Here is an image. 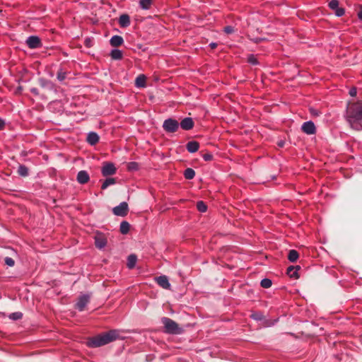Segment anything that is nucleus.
I'll return each instance as SVG.
<instances>
[{
	"mask_svg": "<svg viewBox=\"0 0 362 362\" xmlns=\"http://www.w3.org/2000/svg\"><path fill=\"white\" fill-rule=\"evenodd\" d=\"M5 121L0 117V131L3 130L5 128Z\"/></svg>",
	"mask_w": 362,
	"mask_h": 362,
	"instance_id": "de8ad7c7",
	"label": "nucleus"
},
{
	"mask_svg": "<svg viewBox=\"0 0 362 362\" xmlns=\"http://www.w3.org/2000/svg\"><path fill=\"white\" fill-rule=\"evenodd\" d=\"M8 317L12 320H18L23 317V313L21 312H16L10 314Z\"/></svg>",
	"mask_w": 362,
	"mask_h": 362,
	"instance_id": "f704fd0d",
	"label": "nucleus"
},
{
	"mask_svg": "<svg viewBox=\"0 0 362 362\" xmlns=\"http://www.w3.org/2000/svg\"><path fill=\"white\" fill-rule=\"evenodd\" d=\"M153 0H139V6L144 10H148L151 8Z\"/></svg>",
	"mask_w": 362,
	"mask_h": 362,
	"instance_id": "7c9ffc66",
	"label": "nucleus"
},
{
	"mask_svg": "<svg viewBox=\"0 0 362 362\" xmlns=\"http://www.w3.org/2000/svg\"><path fill=\"white\" fill-rule=\"evenodd\" d=\"M111 58L114 60H120L123 58V53L122 51L118 49H113L110 54Z\"/></svg>",
	"mask_w": 362,
	"mask_h": 362,
	"instance_id": "a878e982",
	"label": "nucleus"
},
{
	"mask_svg": "<svg viewBox=\"0 0 362 362\" xmlns=\"http://www.w3.org/2000/svg\"><path fill=\"white\" fill-rule=\"evenodd\" d=\"M357 94V88L355 86H353L352 88H351V89L349 90V95L351 96V97H355Z\"/></svg>",
	"mask_w": 362,
	"mask_h": 362,
	"instance_id": "c03bdc74",
	"label": "nucleus"
},
{
	"mask_svg": "<svg viewBox=\"0 0 362 362\" xmlns=\"http://www.w3.org/2000/svg\"><path fill=\"white\" fill-rule=\"evenodd\" d=\"M118 23L121 28H127L131 24L130 16L127 13L120 15Z\"/></svg>",
	"mask_w": 362,
	"mask_h": 362,
	"instance_id": "f3484780",
	"label": "nucleus"
},
{
	"mask_svg": "<svg viewBox=\"0 0 362 362\" xmlns=\"http://www.w3.org/2000/svg\"><path fill=\"white\" fill-rule=\"evenodd\" d=\"M161 322L163 325V332L168 334L177 335L182 334L185 329L180 327L178 323L168 317H163Z\"/></svg>",
	"mask_w": 362,
	"mask_h": 362,
	"instance_id": "7ed1b4c3",
	"label": "nucleus"
},
{
	"mask_svg": "<svg viewBox=\"0 0 362 362\" xmlns=\"http://www.w3.org/2000/svg\"><path fill=\"white\" fill-rule=\"evenodd\" d=\"M301 269L299 265H291L286 269V274L289 276L290 278H293L298 279L300 278V275L298 274V271Z\"/></svg>",
	"mask_w": 362,
	"mask_h": 362,
	"instance_id": "2eb2a0df",
	"label": "nucleus"
},
{
	"mask_svg": "<svg viewBox=\"0 0 362 362\" xmlns=\"http://www.w3.org/2000/svg\"><path fill=\"white\" fill-rule=\"evenodd\" d=\"M218 46V44L216 42H211L209 44V47L211 48V49H215Z\"/></svg>",
	"mask_w": 362,
	"mask_h": 362,
	"instance_id": "3c124183",
	"label": "nucleus"
},
{
	"mask_svg": "<svg viewBox=\"0 0 362 362\" xmlns=\"http://www.w3.org/2000/svg\"><path fill=\"white\" fill-rule=\"evenodd\" d=\"M30 92L35 96H38L40 95V92L37 88H30Z\"/></svg>",
	"mask_w": 362,
	"mask_h": 362,
	"instance_id": "49530a36",
	"label": "nucleus"
},
{
	"mask_svg": "<svg viewBox=\"0 0 362 362\" xmlns=\"http://www.w3.org/2000/svg\"><path fill=\"white\" fill-rule=\"evenodd\" d=\"M129 230H130V224L129 223V222H127L126 221H122L120 223V226H119V232L122 235H126L129 232Z\"/></svg>",
	"mask_w": 362,
	"mask_h": 362,
	"instance_id": "bb28decb",
	"label": "nucleus"
},
{
	"mask_svg": "<svg viewBox=\"0 0 362 362\" xmlns=\"http://www.w3.org/2000/svg\"><path fill=\"white\" fill-rule=\"evenodd\" d=\"M183 175L186 180H192L195 176V171L191 168L185 170Z\"/></svg>",
	"mask_w": 362,
	"mask_h": 362,
	"instance_id": "c756f323",
	"label": "nucleus"
},
{
	"mask_svg": "<svg viewBox=\"0 0 362 362\" xmlns=\"http://www.w3.org/2000/svg\"><path fill=\"white\" fill-rule=\"evenodd\" d=\"M344 117L351 128H354L355 123L362 121V100L348 102Z\"/></svg>",
	"mask_w": 362,
	"mask_h": 362,
	"instance_id": "f03ea898",
	"label": "nucleus"
},
{
	"mask_svg": "<svg viewBox=\"0 0 362 362\" xmlns=\"http://www.w3.org/2000/svg\"><path fill=\"white\" fill-rule=\"evenodd\" d=\"M272 281L268 278H264L260 281V286L264 288H269L272 286Z\"/></svg>",
	"mask_w": 362,
	"mask_h": 362,
	"instance_id": "72a5a7b5",
	"label": "nucleus"
},
{
	"mask_svg": "<svg viewBox=\"0 0 362 362\" xmlns=\"http://www.w3.org/2000/svg\"><path fill=\"white\" fill-rule=\"evenodd\" d=\"M93 40L92 37H86L84 41V45L88 48L92 47L93 45Z\"/></svg>",
	"mask_w": 362,
	"mask_h": 362,
	"instance_id": "58836bf2",
	"label": "nucleus"
},
{
	"mask_svg": "<svg viewBox=\"0 0 362 362\" xmlns=\"http://www.w3.org/2000/svg\"><path fill=\"white\" fill-rule=\"evenodd\" d=\"M199 143L197 141H190L186 144V149L190 153H196L199 151Z\"/></svg>",
	"mask_w": 362,
	"mask_h": 362,
	"instance_id": "a211bd4d",
	"label": "nucleus"
},
{
	"mask_svg": "<svg viewBox=\"0 0 362 362\" xmlns=\"http://www.w3.org/2000/svg\"><path fill=\"white\" fill-rule=\"evenodd\" d=\"M287 258L289 260V262H293V263L296 262L298 260V259L299 258V253L296 250H291L288 252Z\"/></svg>",
	"mask_w": 362,
	"mask_h": 362,
	"instance_id": "393cba45",
	"label": "nucleus"
},
{
	"mask_svg": "<svg viewBox=\"0 0 362 362\" xmlns=\"http://www.w3.org/2000/svg\"><path fill=\"white\" fill-rule=\"evenodd\" d=\"M202 158L205 161H211L214 158V156L211 153H206L202 155Z\"/></svg>",
	"mask_w": 362,
	"mask_h": 362,
	"instance_id": "a19ab883",
	"label": "nucleus"
},
{
	"mask_svg": "<svg viewBox=\"0 0 362 362\" xmlns=\"http://www.w3.org/2000/svg\"><path fill=\"white\" fill-rule=\"evenodd\" d=\"M22 90H23V87L21 86H19L16 88V90H15V93L16 94H21L22 93Z\"/></svg>",
	"mask_w": 362,
	"mask_h": 362,
	"instance_id": "09e8293b",
	"label": "nucleus"
},
{
	"mask_svg": "<svg viewBox=\"0 0 362 362\" xmlns=\"http://www.w3.org/2000/svg\"><path fill=\"white\" fill-rule=\"evenodd\" d=\"M197 209L199 212L204 213L207 211V205L203 201H198L197 202Z\"/></svg>",
	"mask_w": 362,
	"mask_h": 362,
	"instance_id": "473e14b6",
	"label": "nucleus"
},
{
	"mask_svg": "<svg viewBox=\"0 0 362 362\" xmlns=\"http://www.w3.org/2000/svg\"><path fill=\"white\" fill-rule=\"evenodd\" d=\"M40 86L45 89L48 93H57V88L54 83L44 78H39Z\"/></svg>",
	"mask_w": 362,
	"mask_h": 362,
	"instance_id": "0eeeda50",
	"label": "nucleus"
},
{
	"mask_svg": "<svg viewBox=\"0 0 362 362\" xmlns=\"http://www.w3.org/2000/svg\"><path fill=\"white\" fill-rule=\"evenodd\" d=\"M129 212V206L126 202H121L112 209V213L117 216L124 217Z\"/></svg>",
	"mask_w": 362,
	"mask_h": 362,
	"instance_id": "423d86ee",
	"label": "nucleus"
},
{
	"mask_svg": "<svg viewBox=\"0 0 362 362\" xmlns=\"http://www.w3.org/2000/svg\"><path fill=\"white\" fill-rule=\"evenodd\" d=\"M180 123V127L181 129L185 131L191 130L194 127V122L192 117H185L181 120Z\"/></svg>",
	"mask_w": 362,
	"mask_h": 362,
	"instance_id": "ddd939ff",
	"label": "nucleus"
},
{
	"mask_svg": "<svg viewBox=\"0 0 362 362\" xmlns=\"http://www.w3.org/2000/svg\"><path fill=\"white\" fill-rule=\"evenodd\" d=\"M223 31L226 34H232V33H233L235 32V30H234V28L233 26L227 25V26L224 27Z\"/></svg>",
	"mask_w": 362,
	"mask_h": 362,
	"instance_id": "79ce46f5",
	"label": "nucleus"
},
{
	"mask_svg": "<svg viewBox=\"0 0 362 362\" xmlns=\"http://www.w3.org/2000/svg\"><path fill=\"white\" fill-rule=\"evenodd\" d=\"M90 300V296L88 294H83L78 298L75 308L79 311H83L86 308V305Z\"/></svg>",
	"mask_w": 362,
	"mask_h": 362,
	"instance_id": "f8f14e48",
	"label": "nucleus"
},
{
	"mask_svg": "<svg viewBox=\"0 0 362 362\" xmlns=\"http://www.w3.org/2000/svg\"><path fill=\"white\" fill-rule=\"evenodd\" d=\"M247 37L252 42L255 44H259L260 42L267 41V39L266 37H257L255 36L254 33L249 32L246 34Z\"/></svg>",
	"mask_w": 362,
	"mask_h": 362,
	"instance_id": "4be33fe9",
	"label": "nucleus"
},
{
	"mask_svg": "<svg viewBox=\"0 0 362 362\" xmlns=\"http://www.w3.org/2000/svg\"><path fill=\"white\" fill-rule=\"evenodd\" d=\"M309 112H310V115L313 117H317L320 114V112L319 110L315 109L314 107H310Z\"/></svg>",
	"mask_w": 362,
	"mask_h": 362,
	"instance_id": "37998d69",
	"label": "nucleus"
},
{
	"mask_svg": "<svg viewBox=\"0 0 362 362\" xmlns=\"http://www.w3.org/2000/svg\"><path fill=\"white\" fill-rule=\"evenodd\" d=\"M163 129L166 133H175L180 127L179 122L174 118H168L163 123Z\"/></svg>",
	"mask_w": 362,
	"mask_h": 362,
	"instance_id": "20e7f679",
	"label": "nucleus"
},
{
	"mask_svg": "<svg viewBox=\"0 0 362 362\" xmlns=\"http://www.w3.org/2000/svg\"><path fill=\"white\" fill-rule=\"evenodd\" d=\"M301 130L306 134L312 135L316 133V127L313 121H308L302 124Z\"/></svg>",
	"mask_w": 362,
	"mask_h": 362,
	"instance_id": "9b49d317",
	"label": "nucleus"
},
{
	"mask_svg": "<svg viewBox=\"0 0 362 362\" xmlns=\"http://www.w3.org/2000/svg\"><path fill=\"white\" fill-rule=\"evenodd\" d=\"M117 173V168L115 163L112 162L105 161L101 167V174L103 177H109Z\"/></svg>",
	"mask_w": 362,
	"mask_h": 362,
	"instance_id": "39448f33",
	"label": "nucleus"
},
{
	"mask_svg": "<svg viewBox=\"0 0 362 362\" xmlns=\"http://www.w3.org/2000/svg\"><path fill=\"white\" fill-rule=\"evenodd\" d=\"M135 86L137 88H144L146 86V77L144 74L139 75L135 80Z\"/></svg>",
	"mask_w": 362,
	"mask_h": 362,
	"instance_id": "412c9836",
	"label": "nucleus"
},
{
	"mask_svg": "<svg viewBox=\"0 0 362 362\" xmlns=\"http://www.w3.org/2000/svg\"><path fill=\"white\" fill-rule=\"evenodd\" d=\"M156 283L163 288L170 290L171 284L169 282L168 278L165 275H161L155 278Z\"/></svg>",
	"mask_w": 362,
	"mask_h": 362,
	"instance_id": "4468645a",
	"label": "nucleus"
},
{
	"mask_svg": "<svg viewBox=\"0 0 362 362\" xmlns=\"http://www.w3.org/2000/svg\"><path fill=\"white\" fill-rule=\"evenodd\" d=\"M250 317L255 321H262L264 320V315L262 311H254Z\"/></svg>",
	"mask_w": 362,
	"mask_h": 362,
	"instance_id": "c85d7f7f",
	"label": "nucleus"
},
{
	"mask_svg": "<svg viewBox=\"0 0 362 362\" xmlns=\"http://www.w3.org/2000/svg\"><path fill=\"white\" fill-rule=\"evenodd\" d=\"M275 178H276V176H275V175H274V176H272V180H274V179H275Z\"/></svg>",
	"mask_w": 362,
	"mask_h": 362,
	"instance_id": "864d4df0",
	"label": "nucleus"
},
{
	"mask_svg": "<svg viewBox=\"0 0 362 362\" xmlns=\"http://www.w3.org/2000/svg\"><path fill=\"white\" fill-rule=\"evenodd\" d=\"M17 172L21 177H27L29 175L28 168L23 164L19 165Z\"/></svg>",
	"mask_w": 362,
	"mask_h": 362,
	"instance_id": "cd10ccee",
	"label": "nucleus"
},
{
	"mask_svg": "<svg viewBox=\"0 0 362 362\" xmlns=\"http://www.w3.org/2000/svg\"><path fill=\"white\" fill-rule=\"evenodd\" d=\"M136 47L139 49H141L142 52H146L148 50V47H145L141 44H137Z\"/></svg>",
	"mask_w": 362,
	"mask_h": 362,
	"instance_id": "a18cd8bd",
	"label": "nucleus"
},
{
	"mask_svg": "<svg viewBox=\"0 0 362 362\" xmlns=\"http://www.w3.org/2000/svg\"><path fill=\"white\" fill-rule=\"evenodd\" d=\"M358 18L360 19V20H362V6H361V9L358 12Z\"/></svg>",
	"mask_w": 362,
	"mask_h": 362,
	"instance_id": "603ef678",
	"label": "nucleus"
},
{
	"mask_svg": "<svg viewBox=\"0 0 362 362\" xmlns=\"http://www.w3.org/2000/svg\"><path fill=\"white\" fill-rule=\"evenodd\" d=\"M5 264H6L8 267H13L15 264V261L9 257H6L4 259Z\"/></svg>",
	"mask_w": 362,
	"mask_h": 362,
	"instance_id": "ea45409f",
	"label": "nucleus"
},
{
	"mask_svg": "<svg viewBox=\"0 0 362 362\" xmlns=\"http://www.w3.org/2000/svg\"><path fill=\"white\" fill-rule=\"evenodd\" d=\"M103 181L102 185H101V189L104 190L108 186L111 185H115L117 183V178L115 177H108Z\"/></svg>",
	"mask_w": 362,
	"mask_h": 362,
	"instance_id": "b1692460",
	"label": "nucleus"
},
{
	"mask_svg": "<svg viewBox=\"0 0 362 362\" xmlns=\"http://www.w3.org/2000/svg\"><path fill=\"white\" fill-rule=\"evenodd\" d=\"M100 137L96 132H90L88 134L86 141L91 146H94L99 142Z\"/></svg>",
	"mask_w": 362,
	"mask_h": 362,
	"instance_id": "6ab92c4d",
	"label": "nucleus"
},
{
	"mask_svg": "<svg viewBox=\"0 0 362 362\" xmlns=\"http://www.w3.org/2000/svg\"><path fill=\"white\" fill-rule=\"evenodd\" d=\"M339 1L338 0H331L329 2L328 6L332 10L335 15L338 17H341L344 15L345 9L342 7H339Z\"/></svg>",
	"mask_w": 362,
	"mask_h": 362,
	"instance_id": "9d476101",
	"label": "nucleus"
},
{
	"mask_svg": "<svg viewBox=\"0 0 362 362\" xmlns=\"http://www.w3.org/2000/svg\"><path fill=\"white\" fill-rule=\"evenodd\" d=\"M127 169L129 172L137 171L139 169V165L137 162L132 161L127 163Z\"/></svg>",
	"mask_w": 362,
	"mask_h": 362,
	"instance_id": "2f4dec72",
	"label": "nucleus"
},
{
	"mask_svg": "<svg viewBox=\"0 0 362 362\" xmlns=\"http://www.w3.org/2000/svg\"><path fill=\"white\" fill-rule=\"evenodd\" d=\"M95 245L97 248L101 250L104 248L107 243V238L105 234L102 232L97 231L94 237Z\"/></svg>",
	"mask_w": 362,
	"mask_h": 362,
	"instance_id": "6e6552de",
	"label": "nucleus"
},
{
	"mask_svg": "<svg viewBox=\"0 0 362 362\" xmlns=\"http://www.w3.org/2000/svg\"><path fill=\"white\" fill-rule=\"evenodd\" d=\"M66 71H64L62 69H59L57 74V78L59 81H64L66 77Z\"/></svg>",
	"mask_w": 362,
	"mask_h": 362,
	"instance_id": "c9c22d12",
	"label": "nucleus"
},
{
	"mask_svg": "<svg viewBox=\"0 0 362 362\" xmlns=\"http://www.w3.org/2000/svg\"><path fill=\"white\" fill-rule=\"evenodd\" d=\"M124 43L123 37L120 35H113L110 40V44L114 47L121 46Z\"/></svg>",
	"mask_w": 362,
	"mask_h": 362,
	"instance_id": "aec40b11",
	"label": "nucleus"
},
{
	"mask_svg": "<svg viewBox=\"0 0 362 362\" xmlns=\"http://www.w3.org/2000/svg\"><path fill=\"white\" fill-rule=\"evenodd\" d=\"M25 43L30 49H37L42 47V46L41 39L37 35L29 36L27 38Z\"/></svg>",
	"mask_w": 362,
	"mask_h": 362,
	"instance_id": "1a4fd4ad",
	"label": "nucleus"
},
{
	"mask_svg": "<svg viewBox=\"0 0 362 362\" xmlns=\"http://www.w3.org/2000/svg\"><path fill=\"white\" fill-rule=\"evenodd\" d=\"M285 145V141L280 140L277 142V146L280 148H283Z\"/></svg>",
	"mask_w": 362,
	"mask_h": 362,
	"instance_id": "8fccbe9b",
	"label": "nucleus"
},
{
	"mask_svg": "<svg viewBox=\"0 0 362 362\" xmlns=\"http://www.w3.org/2000/svg\"><path fill=\"white\" fill-rule=\"evenodd\" d=\"M119 338V331L117 329H110L94 337H88L86 340V344L90 348H97L106 345Z\"/></svg>",
	"mask_w": 362,
	"mask_h": 362,
	"instance_id": "f257e3e1",
	"label": "nucleus"
},
{
	"mask_svg": "<svg viewBox=\"0 0 362 362\" xmlns=\"http://www.w3.org/2000/svg\"><path fill=\"white\" fill-rule=\"evenodd\" d=\"M247 62L252 65H257L259 64L258 59L252 54L248 55Z\"/></svg>",
	"mask_w": 362,
	"mask_h": 362,
	"instance_id": "e433bc0d",
	"label": "nucleus"
},
{
	"mask_svg": "<svg viewBox=\"0 0 362 362\" xmlns=\"http://www.w3.org/2000/svg\"><path fill=\"white\" fill-rule=\"evenodd\" d=\"M277 321V320H268L264 317V320H262V324L264 327H270L274 325V323Z\"/></svg>",
	"mask_w": 362,
	"mask_h": 362,
	"instance_id": "4c0bfd02",
	"label": "nucleus"
},
{
	"mask_svg": "<svg viewBox=\"0 0 362 362\" xmlns=\"http://www.w3.org/2000/svg\"><path fill=\"white\" fill-rule=\"evenodd\" d=\"M137 261V256L134 254H131L127 257V266L129 269L134 268Z\"/></svg>",
	"mask_w": 362,
	"mask_h": 362,
	"instance_id": "5701e85b",
	"label": "nucleus"
},
{
	"mask_svg": "<svg viewBox=\"0 0 362 362\" xmlns=\"http://www.w3.org/2000/svg\"><path fill=\"white\" fill-rule=\"evenodd\" d=\"M76 180L79 184L85 185L90 180L89 174L86 170H81L77 174Z\"/></svg>",
	"mask_w": 362,
	"mask_h": 362,
	"instance_id": "dca6fc26",
	"label": "nucleus"
}]
</instances>
